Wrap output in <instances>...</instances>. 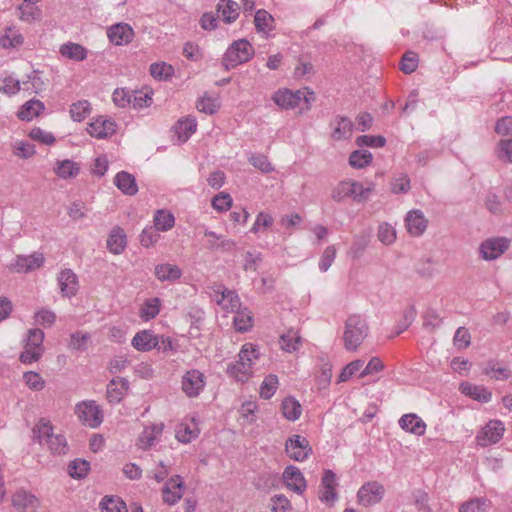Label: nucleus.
I'll list each match as a JSON object with an SVG mask.
<instances>
[{
    "mask_svg": "<svg viewBox=\"0 0 512 512\" xmlns=\"http://www.w3.org/2000/svg\"><path fill=\"white\" fill-rule=\"evenodd\" d=\"M283 481L286 487L297 494H303L307 483L303 473L296 466H287L283 472Z\"/></svg>",
    "mask_w": 512,
    "mask_h": 512,
    "instance_id": "2eb2a0df",
    "label": "nucleus"
},
{
    "mask_svg": "<svg viewBox=\"0 0 512 512\" xmlns=\"http://www.w3.org/2000/svg\"><path fill=\"white\" fill-rule=\"evenodd\" d=\"M150 73L157 80H167L174 74V68L165 62L153 63L150 66Z\"/></svg>",
    "mask_w": 512,
    "mask_h": 512,
    "instance_id": "13d9d810",
    "label": "nucleus"
},
{
    "mask_svg": "<svg viewBox=\"0 0 512 512\" xmlns=\"http://www.w3.org/2000/svg\"><path fill=\"white\" fill-rule=\"evenodd\" d=\"M278 377L274 374H270L265 377L260 386V396L263 399H270L278 389Z\"/></svg>",
    "mask_w": 512,
    "mask_h": 512,
    "instance_id": "4d7b16f0",
    "label": "nucleus"
},
{
    "mask_svg": "<svg viewBox=\"0 0 512 512\" xmlns=\"http://www.w3.org/2000/svg\"><path fill=\"white\" fill-rule=\"evenodd\" d=\"M273 17L265 10H258L254 22L258 31L269 32L273 28Z\"/></svg>",
    "mask_w": 512,
    "mask_h": 512,
    "instance_id": "bf43d9fd",
    "label": "nucleus"
},
{
    "mask_svg": "<svg viewBox=\"0 0 512 512\" xmlns=\"http://www.w3.org/2000/svg\"><path fill=\"white\" fill-rule=\"evenodd\" d=\"M459 390L465 396L480 403H488L492 400V392L486 387L470 382H462Z\"/></svg>",
    "mask_w": 512,
    "mask_h": 512,
    "instance_id": "5701e85b",
    "label": "nucleus"
},
{
    "mask_svg": "<svg viewBox=\"0 0 512 512\" xmlns=\"http://www.w3.org/2000/svg\"><path fill=\"white\" fill-rule=\"evenodd\" d=\"M25 384L34 391H40L45 386V381L42 376L34 371H28L23 374Z\"/></svg>",
    "mask_w": 512,
    "mask_h": 512,
    "instance_id": "774afa93",
    "label": "nucleus"
},
{
    "mask_svg": "<svg viewBox=\"0 0 512 512\" xmlns=\"http://www.w3.org/2000/svg\"><path fill=\"white\" fill-rule=\"evenodd\" d=\"M127 245V237L122 228L114 227L107 238V249L115 255L121 254Z\"/></svg>",
    "mask_w": 512,
    "mask_h": 512,
    "instance_id": "c756f323",
    "label": "nucleus"
},
{
    "mask_svg": "<svg viewBox=\"0 0 512 512\" xmlns=\"http://www.w3.org/2000/svg\"><path fill=\"white\" fill-rule=\"evenodd\" d=\"M486 374L495 380H507L511 377V371L499 362H489L486 367Z\"/></svg>",
    "mask_w": 512,
    "mask_h": 512,
    "instance_id": "5fc2aeb1",
    "label": "nucleus"
},
{
    "mask_svg": "<svg viewBox=\"0 0 512 512\" xmlns=\"http://www.w3.org/2000/svg\"><path fill=\"white\" fill-rule=\"evenodd\" d=\"M115 121L104 117L94 119L87 128V132L95 138L103 139L112 136L116 132Z\"/></svg>",
    "mask_w": 512,
    "mask_h": 512,
    "instance_id": "f3484780",
    "label": "nucleus"
},
{
    "mask_svg": "<svg viewBox=\"0 0 512 512\" xmlns=\"http://www.w3.org/2000/svg\"><path fill=\"white\" fill-rule=\"evenodd\" d=\"M89 469V462L83 459H76L70 462L68 473L71 477L80 479L87 475Z\"/></svg>",
    "mask_w": 512,
    "mask_h": 512,
    "instance_id": "052dcab7",
    "label": "nucleus"
},
{
    "mask_svg": "<svg viewBox=\"0 0 512 512\" xmlns=\"http://www.w3.org/2000/svg\"><path fill=\"white\" fill-rule=\"evenodd\" d=\"M287 455L294 461H305L312 452L309 441L301 435H292L285 443Z\"/></svg>",
    "mask_w": 512,
    "mask_h": 512,
    "instance_id": "1a4fd4ad",
    "label": "nucleus"
},
{
    "mask_svg": "<svg viewBox=\"0 0 512 512\" xmlns=\"http://www.w3.org/2000/svg\"><path fill=\"white\" fill-rule=\"evenodd\" d=\"M153 221L154 227L161 232L169 231L175 225L173 213L166 209L157 210L154 214Z\"/></svg>",
    "mask_w": 512,
    "mask_h": 512,
    "instance_id": "4c0bfd02",
    "label": "nucleus"
},
{
    "mask_svg": "<svg viewBox=\"0 0 512 512\" xmlns=\"http://www.w3.org/2000/svg\"><path fill=\"white\" fill-rule=\"evenodd\" d=\"M227 373L237 381L245 382L252 376L253 371L250 366H246V364L240 360V357H238L236 362L228 365Z\"/></svg>",
    "mask_w": 512,
    "mask_h": 512,
    "instance_id": "ea45409f",
    "label": "nucleus"
},
{
    "mask_svg": "<svg viewBox=\"0 0 512 512\" xmlns=\"http://www.w3.org/2000/svg\"><path fill=\"white\" fill-rule=\"evenodd\" d=\"M495 154L498 160L512 164V136L497 143Z\"/></svg>",
    "mask_w": 512,
    "mask_h": 512,
    "instance_id": "3c124183",
    "label": "nucleus"
},
{
    "mask_svg": "<svg viewBox=\"0 0 512 512\" xmlns=\"http://www.w3.org/2000/svg\"><path fill=\"white\" fill-rule=\"evenodd\" d=\"M333 125L334 128L331 136L334 140L340 141L351 137L353 131V123L349 118L336 116L333 121Z\"/></svg>",
    "mask_w": 512,
    "mask_h": 512,
    "instance_id": "72a5a7b5",
    "label": "nucleus"
},
{
    "mask_svg": "<svg viewBox=\"0 0 512 512\" xmlns=\"http://www.w3.org/2000/svg\"><path fill=\"white\" fill-rule=\"evenodd\" d=\"M337 485L336 474L332 470H324L321 478L319 499L325 504H333L337 499Z\"/></svg>",
    "mask_w": 512,
    "mask_h": 512,
    "instance_id": "ddd939ff",
    "label": "nucleus"
},
{
    "mask_svg": "<svg viewBox=\"0 0 512 512\" xmlns=\"http://www.w3.org/2000/svg\"><path fill=\"white\" fill-rule=\"evenodd\" d=\"M405 224L410 235L420 236L427 229L428 220L421 210L414 209L406 214Z\"/></svg>",
    "mask_w": 512,
    "mask_h": 512,
    "instance_id": "a211bd4d",
    "label": "nucleus"
},
{
    "mask_svg": "<svg viewBox=\"0 0 512 512\" xmlns=\"http://www.w3.org/2000/svg\"><path fill=\"white\" fill-rule=\"evenodd\" d=\"M375 189L373 182L363 185L361 182L346 179L338 182L331 190V198L333 201L341 203L347 199L355 202L366 201Z\"/></svg>",
    "mask_w": 512,
    "mask_h": 512,
    "instance_id": "f257e3e1",
    "label": "nucleus"
},
{
    "mask_svg": "<svg viewBox=\"0 0 512 512\" xmlns=\"http://www.w3.org/2000/svg\"><path fill=\"white\" fill-rule=\"evenodd\" d=\"M232 202L230 194L221 192L212 198L211 205L216 211L225 212L231 208Z\"/></svg>",
    "mask_w": 512,
    "mask_h": 512,
    "instance_id": "338daca9",
    "label": "nucleus"
},
{
    "mask_svg": "<svg viewBox=\"0 0 512 512\" xmlns=\"http://www.w3.org/2000/svg\"><path fill=\"white\" fill-rule=\"evenodd\" d=\"M301 344L302 338L297 330L290 329L280 337L281 348L289 353L297 351Z\"/></svg>",
    "mask_w": 512,
    "mask_h": 512,
    "instance_id": "a19ab883",
    "label": "nucleus"
},
{
    "mask_svg": "<svg viewBox=\"0 0 512 512\" xmlns=\"http://www.w3.org/2000/svg\"><path fill=\"white\" fill-rule=\"evenodd\" d=\"M161 310V300L157 297L147 299L140 309L139 316L143 321L154 319Z\"/></svg>",
    "mask_w": 512,
    "mask_h": 512,
    "instance_id": "37998d69",
    "label": "nucleus"
},
{
    "mask_svg": "<svg viewBox=\"0 0 512 512\" xmlns=\"http://www.w3.org/2000/svg\"><path fill=\"white\" fill-rule=\"evenodd\" d=\"M99 505L102 512H127L126 503L116 496H105Z\"/></svg>",
    "mask_w": 512,
    "mask_h": 512,
    "instance_id": "de8ad7c7",
    "label": "nucleus"
},
{
    "mask_svg": "<svg viewBox=\"0 0 512 512\" xmlns=\"http://www.w3.org/2000/svg\"><path fill=\"white\" fill-rule=\"evenodd\" d=\"M491 503L485 498H474L463 503L459 512H487Z\"/></svg>",
    "mask_w": 512,
    "mask_h": 512,
    "instance_id": "864d4df0",
    "label": "nucleus"
},
{
    "mask_svg": "<svg viewBox=\"0 0 512 512\" xmlns=\"http://www.w3.org/2000/svg\"><path fill=\"white\" fill-rule=\"evenodd\" d=\"M254 55L253 46L246 39H239L229 45L222 63L227 70L248 62Z\"/></svg>",
    "mask_w": 512,
    "mask_h": 512,
    "instance_id": "20e7f679",
    "label": "nucleus"
},
{
    "mask_svg": "<svg viewBox=\"0 0 512 512\" xmlns=\"http://www.w3.org/2000/svg\"><path fill=\"white\" fill-rule=\"evenodd\" d=\"M235 313L233 323L237 331L245 332L252 327L253 317L250 311L238 309Z\"/></svg>",
    "mask_w": 512,
    "mask_h": 512,
    "instance_id": "603ef678",
    "label": "nucleus"
},
{
    "mask_svg": "<svg viewBox=\"0 0 512 512\" xmlns=\"http://www.w3.org/2000/svg\"><path fill=\"white\" fill-rule=\"evenodd\" d=\"M205 387V376L197 369L185 372L181 380V388L186 396L197 397Z\"/></svg>",
    "mask_w": 512,
    "mask_h": 512,
    "instance_id": "9b49d317",
    "label": "nucleus"
},
{
    "mask_svg": "<svg viewBox=\"0 0 512 512\" xmlns=\"http://www.w3.org/2000/svg\"><path fill=\"white\" fill-rule=\"evenodd\" d=\"M282 415L288 421H296L302 414V407L298 400L293 397H287L281 404Z\"/></svg>",
    "mask_w": 512,
    "mask_h": 512,
    "instance_id": "58836bf2",
    "label": "nucleus"
},
{
    "mask_svg": "<svg viewBox=\"0 0 512 512\" xmlns=\"http://www.w3.org/2000/svg\"><path fill=\"white\" fill-rule=\"evenodd\" d=\"M45 109L43 102L37 99H31L25 102L19 109L18 118L23 121H31Z\"/></svg>",
    "mask_w": 512,
    "mask_h": 512,
    "instance_id": "f704fd0d",
    "label": "nucleus"
},
{
    "mask_svg": "<svg viewBox=\"0 0 512 512\" xmlns=\"http://www.w3.org/2000/svg\"><path fill=\"white\" fill-rule=\"evenodd\" d=\"M373 156L368 150H355L349 156V164L356 169L368 166L372 162Z\"/></svg>",
    "mask_w": 512,
    "mask_h": 512,
    "instance_id": "8fccbe9b",
    "label": "nucleus"
},
{
    "mask_svg": "<svg viewBox=\"0 0 512 512\" xmlns=\"http://www.w3.org/2000/svg\"><path fill=\"white\" fill-rule=\"evenodd\" d=\"M204 237L207 238L204 245L211 251H231L235 246V242L233 240L225 238L224 236L209 229L204 230Z\"/></svg>",
    "mask_w": 512,
    "mask_h": 512,
    "instance_id": "393cba45",
    "label": "nucleus"
},
{
    "mask_svg": "<svg viewBox=\"0 0 512 512\" xmlns=\"http://www.w3.org/2000/svg\"><path fill=\"white\" fill-rule=\"evenodd\" d=\"M197 121L193 117H187L177 122L174 127L175 133L181 142H186L196 131Z\"/></svg>",
    "mask_w": 512,
    "mask_h": 512,
    "instance_id": "e433bc0d",
    "label": "nucleus"
},
{
    "mask_svg": "<svg viewBox=\"0 0 512 512\" xmlns=\"http://www.w3.org/2000/svg\"><path fill=\"white\" fill-rule=\"evenodd\" d=\"M505 426L500 420H490L476 435L477 444L489 446L497 443L503 437Z\"/></svg>",
    "mask_w": 512,
    "mask_h": 512,
    "instance_id": "9d476101",
    "label": "nucleus"
},
{
    "mask_svg": "<svg viewBox=\"0 0 512 512\" xmlns=\"http://www.w3.org/2000/svg\"><path fill=\"white\" fill-rule=\"evenodd\" d=\"M23 36L17 30L8 28L0 37V47L4 49L15 48L23 44Z\"/></svg>",
    "mask_w": 512,
    "mask_h": 512,
    "instance_id": "09e8293b",
    "label": "nucleus"
},
{
    "mask_svg": "<svg viewBox=\"0 0 512 512\" xmlns=\"http://www.w3.org/2000/svg\"><path fill=\"white\" fill-rule=\"evenodd\" d=\"M300 96V90L280 88L273 93L272 100L280 109L290 110L300 105Z\"/></svg>",
    "mask_w": 512,
    "mask_h": 512,
    "instance_id": "4468645a",
    "label": "nucleus"
},
{
    "mask_svg": "<svg viewBox=\"0 0 512 512\" xmlns=\"http://www.w3.org/2000/svg\"><path fill=\"white\" fill-rule=\"evenodd\" d=\"M114 184L126 195L133 196L138 192L135 177L126 171H121L116 174Z\"/></svg>",
    "mask_w": 512,
    "mask_h": 512,
    "instance_id": "473e14b6",
    "label": "nucleus"
},
{
    "mask_svg": "<svg viewBox=\"0 0 512 512\" xmlns=\"http://www.w3.org/2000/svg\"><path fill=\"white\" fill-rule=\"evenodd\" d=\"M58 286L64 297H72L78 291V277L71 269H64L57 276Z\"/></svg>",
    "mask_w": 512,
    "mask_h": 512,
    "instance_id": "aec40b11",
    "label": "nucleus"
},
{
    "mask_svg": "<svg viewBox=\"0 0 512 512\" xmlns=\"http://www.w3.org/2000/svg\"><path fill=\"white\" fill-rule=\"evenodd\" d=\"M196 107H197L198 111L212 115L218 111V109L220 107V103H219L218 98H216V97L203 96L197 102Z\"/></svg>",
    "mask_w": 512,
    "mask_h": 512,
    "instance_id": "680f3d73",
    "label": "nucleus"
},
{
    "mask_svg": "<svg viewBox=\"0 0 512 512\" xmlns=\"http://www.w3.org/2000/svg\"><path fill=\"white\" fill-rule=\"evenodd\" d=\"M131 343L137 351H151L158 345V336L150 330H143L135 334Z\"/></svg>",
    "mask_w": 512,
    "mask_h": 512,
    "instance_id": "cd10ccee",
    "label": "nucleus"
},
{
    "mask_svg": "<svg viewBox=\"0 0 512 512\" xmlns=\"http://www.w3.org/2000/svg\"><path fill=\"white\" fill-rule=\"evenodd\" d=\"M53 171L60 179H72L79 175L80 165L70 159L56 160Z\"/></svg>",
    "mask_w": 512,
    "mask_h": 512,
    "instance_id": "c85d7f7f",
    "label": "nucleus"
},
{
    "mask_svg": "<svg viewBox=\"0 0 512 512\" xmlns=\"http://www.w3.org/2000/svg\"><path fill=\"white\" fill-rule=\"evenodd\" d=\"M411 189L410 177L406 173L394 174L390 181V190L394 194H406Z\"/></svg>",
    "mask_w": 512,
    "mask_h": 512,
    "instance_id": "c03bdc74",
    "label": "nucleus"
},
{
    "mask_svg": "<svg viewBox=\"0 0 512 512\" xmlns=\"http://www.w3.org/2000/svg\"><path fill=\"white\" fill-rule=\"evenodd\" d=\"M377 238L383 245L390 246L397 239V231L393 225L383 222L378 226Z\"/></svg>",
    "mask_w": 512,
    "mask_h": 512,
    "instance_id": "a18cd8bd",
    "label": "nucleus"
},
{
    "mask_svg": "<svg viewBox=\"0 0 512 512\" xmlns=\"http://www.w3.org/2000/svg\"><path fill=\"white\" fill-rule=\"evenodd\" d=\"M129 389V382L122 377H116L107 384L106 395L110 403H119Z\"/></svg>",
    "mask_w": 512,
    "mask_h": 512,
    "instance_id": "a878e982",
    "label": "nucleus"
},
{
    "mask_svg": "<svg viewBox=\"0 0 512 512\" xmlns=\"http://www.w3.org/2000/svg\"><path fill=\"white\" fill-rule=\"evenodd\" d=\"M134 91L126 88H118L113 92L112 99L116 106L125 108L131 105Z\"/></svg>",
    "mask_w": 512,
    "mask_h": 512,
    "instance_id": "0e129e2a",
    "label": "nucleus"
},
{
    "mask_svg": "<svg viewBox=\"0 0 512 512\" xmlns=\"http://www.w3.org/2000/svg\"><path fill=\"white\" fill-rule=\"evenodd\" d=\"M154 274L161 282H175L182 276V270L177 265L161 263L155 266Z\"/></svg>",
    "mask_w": 512,
    "mask_h": 512,
    "instance_id": "7c9ffc66",
    "label": "nucleus"
},
{
    "mask_svg": "<svg viewBox=\"0 0 512 512\" xmlns=\"http://www.w3.org/2000/svg\"><path fill=\"white\" fill-rule=\"evenodd\" d=\"M249 163L261 171L262 173H270L274 170L273 165L268 160L267 156L262 154H252L248 158Z\"/></svg>",
    "mask_w": 512,
    "mask_h": 512,
    "instance_id": "69168bd1",
    "label": "nucleus"
},
{
    "mask_svg": "<svg viewBox=\"0 0 512 512\" xmlns=\"http://www.w3.org/2000/svg\"><path fill=\"white\" fill-rule=\"evenodd\" d=\"M259 356L260 354L258 348L252 343L244 344L238 354L240 360L243 361L246 366H250L252 371L257 360L259 359Z\"/></svg>",
    "mask_w": 512,
    "mask_h": 512,
    "instance_id": "49530a36",
    "label": "nucleus"
},
{
    "mask_svg": "<svg viewBox=\"0 0 512 512\" xmlns=\"http://www.w3.org/2000/svg\"><path fill=\"white\" fill-rule=\"evenodd\" d=\"M369 244V237L365 235H357L354 237L350 247V255L353 259H358L362 256Z\"/></svg>",
    "mask_w": 512,
    "mask_h": 512,
    "instance_id": "e2e57ef3",
    "label": "nucleus"
},
{
    "mask_svg": "<svg viewBox=\"0 0 512 512\" xmlns=\"http://www.w3.org/2000/svg\"><path fill=\"white\" fill-rule=\"evenodd\" d=\"M385 496V487L378 481L364 483L357 492V501L361 506L371 507L379 504Z\"/></svg>",
    "mask_w": 512,
    "mask_h": 512,
    "instance_id": "423d86ee",
    "label": "nucleus"
},
{
    "mask_svg": "<svg viewBox=\"0 0 512 512\" xmlns=\"http://www.w3.org/2000/svg\"><path fill=\"white\" fill-rule=\"evenodd\" d=\"M185 483L180 475H174L167 480L162 488V499L168 505H175L183 496Z\"/></svg>",
    "mask_w": 512,
    "mask_h": 512,
    "instance_id": "f8f14e48",
    "label": "nucleus"
},
{
    "mask_svg": "<svg viewBox=\"0 0 512 512\" xmlns=\"http://www.w3.org/2000/svg\"><path fill=\"white\" fill-rule=\"evenodd\" d=\"M107 36L111 43L117 46H122L127 45L132 41L134 31L127 23H117L108 28Z\"/></svg>",
    "mask_w": 512,
    "mask_h": 512,
    "instance_id": "dca6fc26",
    "label": "nucleus"
},
{
    "mask_svg": "<svg viewBox=\"0 0 512 512\" xmlns=\"http://www.w3.org/2000/svg\"><path fill=\"white\" fill-rule=\"evenodd\" d=\"M163 428V423H155L145 427L138 438V447L143 450L153 447L162 435Z\"/></svg>",
    "mask_w": 512,
    "mask_h": 512,
    "instance_id": "4be33fe9",
    "label": "nucleus"
},
{
    "mask_svg": "<svg viewBox=\"0 0 512 512\" xmlns=\"http://www.w3.org/2000/svg\"><path fill=\"white\" fill-rule=\"evenodd\" d=\"M75 413L79 420L91 428L98 427L103 421V414L95 401H83L76 405Z\"/></svg>",
    "mask_w": 512,
    "mask_h": 512,
    "instance_id": "0eeeda50",
    "label": "nucleus"
},
{
    "mask_svg": "<svg viewBox=\"0 0 512 512\" xmlns=\"http://www.w3.org/2000/svg\"><path fill=\"white\" fill-rule=\"evenodd\" d=\"M91 111L90 103L87 100H80L71 105L70 115L74 121H83Z\"/></svg>",
    "mask_w": 512,
    "mask_h": 512,
    "instance_id": "6e6d98bb",
    "label": "nucleus"
},
{
    "mask_svg": "<svg viewBox=\"0 0 512 512\" xmlns=\"http://www.w3.org/2000/svg\"><path fill=\"white\" fill-rule=\"evenodd\" d=\"M200 433L197 423L191 419L188 423H181L176 430V438L182 443H189L196 439Z\"/></svg>",
    "mask_w": 512,
    "mask_h": 512,
    "instance_id": "c9c22d12",
    "label": "nucleus"
},
{
    "mask_svg": "<svg viewBox=\"0 0 512 512\" xmlns=\"http://www.w3.org/2000/svg\"><path fill=\"white\" fill-rule=\"evenodd\" d=\"M239 4L233 0H219L217 5L218 17H221L225 23L231 24L239 16Z\"/></svg>",
    "mask_w": 512,
    "mask_h": 512,
    "instance_id": "2f4dec72",
    "label": "nucleus"
},
{
    "mask_svg": "<svg viewBox=\"0 0 512 512\" xmlns=\"http://www.w3.org/2000/svg\"><path fill=\"white\" fill-rule=\"evenodd\" d=\"M510 247V239L493 237L484 240L479 246L480 256L486 261H492L503 255Z\"/></svg>",
    "mask_w": 512,
    "mask_h": 512,
    "instance_id": "6e6552de",
    "label": "nucleus"
},
{
    "mask_svg": "<svg viewBox=\"0 0 512 512\" xmlns=\"http://www.w3.org/2000/svg\"><path fill=\"white\" fill-rule=\"evenodd\" d=\"M214 292L219 294L216 298L218 305L227 312H235L241 307V302L238 294L235 291L229 290L224 286H218Z\"/></svg>",
    "mask_w": 512,
    "mask_h": 512,
    "instance_id": "6ab92c4d",
    "label": "nucleus"
},
{
    "mask_svg": "<svg viewBox=\"0 0 512 512\" xmlns=\"http://www.w3.org/2000/svg\"><path fill=\"white\" fill-rule=\"evenodd\" d=\"M33 439L42 446H47L54 454H65L68 445L64 435L55 433L50 420L42 418L34 426Z\"/></svg>",
    "mask_w": 512,
    "mask_h": 512,
    "instance_id": "f03ea898",
    "label": "nucleus"
},
{
    "mask_svg": "<svg viewBox=\"0 0 512 512\" xmlns=\"http://www.w3.org/2000/svg\"><path fill=\"white\" fill-rule=\"evenodd\" d=\"M45 258L42 253H33L27 256H17L14 270L18 273H27L43 266Z\"/></svg>",
    "mask_w": 512,
    "mask_h": 512,
    "instance_id": "b1692460",
    "label": "nucleus"
},
{
    "mask_svg": "<svg viewBox=\"0 0 512 512\" xmlns=\"http://www.w3.org/2000/svg\"><path fill=\"white\" fill-rule=\"evenodd\" d=\"M398 423L401 429L416 436L424 435L427 428L422 418L414 413L402 415Z\"/></svg>",
    "mask_w": 512,
    "mask_h": 512,
    "instance_id": "412c9836",
    "label": "nucleus"
},
{
    "mask_svg": "<svg viewBox=\"0 0 512 512\" xmlns=\"http://www.w3.org/2000/svg\"><path fill=\"white\" fill-rule=\"evenodd\" d=\"M38 499L26 490H17L12 496V505L18 512L35 510L38 507Z\"/></svg>",
    "mask_w": 512,
    "mask_h": 512,
    "instance_id": "bb28decb",
    "label": "nucleus"
},
{
    "mask_svg": "<svg viewBox=\"0 0 512 512\" xmlns=\"http://www.w3.org/2000/svg\"><path fill=\"white\" fill-rule=\"evenodd\" d=\"M59 51L63 57L74 61H83L87 57V50L77 43H65Z\"/></svg>",
    "mask_w": 512,
    "mask_h": 512,
    "instance_id": "79ce46f5",
    "label": "nucleus"
},
{
    "mask_svg": "<svg viewBox=\"0 0 512 512\" xmlns=\"http://www.w3.org/2000/svg\"><path fill=\"white\" fill-rule=\"evenodd\" d=\"M44 332L40 329H30L28 332L24 351L20 354L19 360L24 364H32L38 361L43 352Z\"/></svg>",
    "mask_w": 512,
    "mask_h": 512,
    "instance_id": "39448f33",
    "label": "nucleus"
},
{
    "mask_svg": "<svg viewBox=\"0 0 512 512\" xmlns=\"http://www.w3.org/2000/svg\"><path fill=\"white\" fill-rule=\"evenodd\" d=\"M368 334L366 321L359 315H351L345 323L344 345L349 351H355Z\"/></svg>",
    "mask_w": 512,
    "mask_h": 512,
    "instance_id": "7ed1b4c3",
    "label": "nucleus"
}]
</instances>
